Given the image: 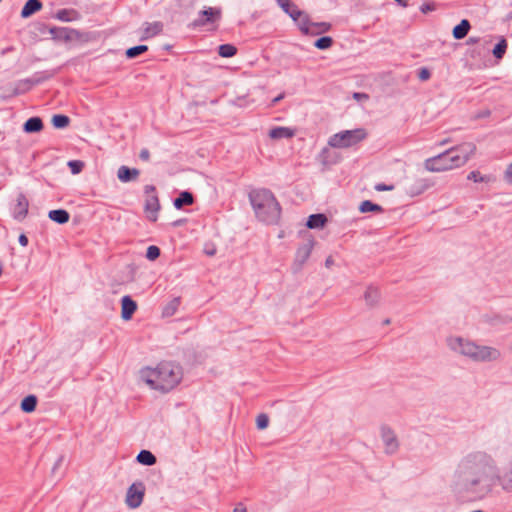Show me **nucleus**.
<instances>
[{
	"mask_svg": "<svg viewBox=\"0 0 512 512\" xmlns=\"http://www.w3.org/2000/svg\"><path fill=\"white\" fill-rule=\"evenodd\" d=\"M497 469L493 458L485 452L466 455L458 464L457 474L469 492L486 495L492 489Z\"/></svg>",
	"mask_w": 512,
	"mask_h": 512,
	"instance_id": "f257e3e1",
	"label": "nucleus"
},
{
	"mask_svg": "<svg viewBox=\"0 0 512 512\" xmlns=\"http://www.w3.org/2000/svg\"><path fill=\"white\" fill-rule=\"evenodd\" d=\"M138 379L150 389L162 393L174 389L182 379L180 366L170 361L158 363L155 367H143L138 371Z\"/></svg>",
	"mask_w": 512,
	"mask_h": 512,
	"instance_id": "f03ea898",
	"label": "nucleus"
},
{
	"mask_svg": "<svg viewBox=\"0 0 512 512\" xmlns=\"http://www.w3.org/2000/svg\"><path fill=\"white\" fill-rule=\"evenodd\" d=\"M257 218L268 224L276 223L280 218L281 209L273 193L267 189H257L249 195Z\"/></svg>",
	"mask_w": 512,
	"mask_h": 512,
	"instance_id": "7ed1b4c3",
	"label": "nucleus"
},
{
	"mask_svg": "<svg viewBox=\"0 0 512 512\" xmlns=\"http://www.w3.org/2000/svg\"><path fill=\"white\" fill-rule=\"evenodd\" d=\"M448 346L451 350L474 361H489L499 357V351L488 346H478L475 343L461 337H450Z\"/></svg>",
	"mask_w": 512,
	"mask_h": 512,
	"instance_id": "20e7f679",
	"label": "nucleus"
},
{
	"mask_svg": "<svg viewBox=\"0 0 512 512\" xmlns=\"http://www.w3.org/2000/svg\"><path fill=\"white\" fill-rule=\"evenodd\" d=\"M367 136L368 133L364 128L343 130L330 136L328 145L332 148L347 149L364 141Z\"/></svg>",
	"mask_w": 512,
	"mask_h": 512,
	"instance_id": "39448f33",
	"label": "nucleus"
},
{
	"mask_svg": "<svg viewBox=\"0 0 512 512\" xmlns=\"http://www.w3.org/2000/svg\"><path fill=\"white\" fill-rule=\"evenodd\" d=\"M453 169L464 166L475 154L476 146L471 142H465L445 151Z\"/></svg>",
	"mask_w": 512,
	"mask_h": 512,
	"instance_id": "423d86ee",
	"label": "nucleus"
},
{
	"mask_svg": "<svg viewBox=\"0 0 512 512\" xmlns=\"http://www.w3.org/2000/svg\"><path fill=\"white\" fill-rule=\"evenodd\" d=\"M453 169L464 166L475 154L476 146L471 142H465L445 151Z\"/></svg>",
	"mask_w": 512,
	"mask_h": 512,
	"instance_id": "0eeeda50",
	"label": "nucleus"
},
{
	"mask_svg": "<svg viewBox=\"0 0 512 512\" xmlns=\"http://www.w3.org/2000/svg\"><path fill=\"white\" fill-rule=\"evenodd\" d=\"M145 201H144V213L146 218L150 222H156L158 220L159 211L161 209L156 188L152 185H146L144 188Z\"/></svg>",
	"mask_w": 512,
	"mask_h": 512,
	"instance_id": "6e6552de",
	"label": "nucleus"
},
{
	"mask_svg": "<svg viewBox=\"0 0 512 512\" xmlns=\"http://www.w3.org/2000/svg\"><path fill=\"white\" fill-rule=\"evenodd\" d=\"M144 495V484L142 482H135L127 490L125 503L131 509L138 508L143 502Z\"/></svg>",
	"mask_w": 512,
	"mask_h": 512,
	"instance_id": "1a4fd4ad",
	"label": "nucleus"
},
{
	"mask_svg": "<svg viewBox=\"0 0 512 512\" xmlns=\"http://www.w3.org/2000/svg\"><path fill=\"white\" fill-rule=\"evenodd\" d=\"M424 167L430 172H444L453 169L446 152L426 159Z\"/></svg>",
	"mask_w": 512,
	"mask_h": 512,
	"instance_id": "9d476101",
	"label": "nucleus"
},
{
	"mask_svg": "<svg viewBox=\"0 0 512 512\" xmlns=\"http://www.w3.org/2000/svg\"><path fill=\"white\" fill-rule=\"evenodd\" d=\"M163 30V23L160 21L145 22L140 28V39L147 40L159 35Z\"/></svg>",
	"mask_w": 512,
	"mask_h": 512,
	"instance_id": "9b49d317",
	"label": "nucleus"
},
{
	"mask_svg": "<svg viewBox=\"0 0 512 512\" xmlns=\"http://www.w3.org/2000/svg\"><path fill=\"white\" fill-rule=\"evenodd\" d=\"M381 436L385 444L386 453H395L399 446L395 433L388 427H382Z\"/></svg>",
	"mask_w": 512,
	"mask_h": 512,
	"instance_id": "f8f14e48",
	"label": "nucleus"
},
{
	"mask_svg": "<svg viewBox=\"0 0 512 512\" xmlns=\"http://www.w3.org/2000/svg\"><path fill=\"white\" fill-rule=\"evenodd\" d=\"M49 32L54 39L63 41H71L78 36L76 30L67 27H53Z\"/></svg>",
	"mask_w": 512,
	"mask_h": 512,
	"instance_id": "ddd939ff",
	"label": "nucleus"
},
{
	"mask_svg": "<svg viewBox=\"0 0 512 512\" xmlns=\"http://www.w3.org/2000/svg\"><path fill=\"white\" fill-rule=\"evenodd\" d=\"M136 310L137 303L130 296H123L121 299V318L125 321L130 320Z\"/></svg>",
	"mask_w": 512,
	"mask_h": 512,
	"instance_id": "4468645a",
	"label": "nucleus"
},
{
	"mask_svg": "<svg viewBox=\"0 0 512 512\" xmlns=\"http://www.w3.org/2000/svg\"><path fill=\"white\" fill-rule=\"evenodd\" d=\"M201 16L205 17V19H198L195 23L197 25H205L207 23H213L219 20L221 16V10L214 7H208L201 11Z\"/></svg>",
	"mask_w": 512,
	"mask_h": 512,
	"instance_id": "2eb2a0df",
	"label": "nucleus"
},
{
	"mask_svg": "<svg viewBox=\"0 0 512 512\" xmlns=\"http://www.w3.org/2000/svg\"><path fill=\"white\" fill-rule=\"evenodd\" d=\"M28 206H29V203H28L27 198L22 194L18 195L17 199H16V204L14 207L15 218H17V219L24 218L28 213Z\"/></svg>",
	"mask_w": 512,
	"mask_h": 512,
	"instance_id": "dca6fc26",
	"label": "nucleus"
},
{
	"mask_svg": "<svg viewBox=\"0 0 512 512\" xmlns=\"http://www.w3.org/2000/svg\"><path fill=\"white\" fill-rule=\"evenodd\" d=\"M314 243L312 241H308L307 243L301 245L295 254V260L299 264L305 263L313 250Z\"/></svg>",
	"mask_w": 512,
	"mask_h": 512,
	"instance_id": "f3484780",
	"label": "nucleus"
},
{
	"mask_svg": "<svg viewBox=\"0 0 512 512\" xmlns=\"http://www.w3.org/2000/svg\"><path fill=\"white\" fill-rule=\"evenodd\" d=\"M295 135V130L289 127H275L269 131V136L271 139H283V138H292Z\"/></svg>",
	"mask_w": 512,
	"mask_h": 512,
	"instance_id": "a211bd4d",
	"label": "nucleus"
},
{
	"mask_svg": "<svg viewBox=\"0 0 512 512\" xmlns=\"http://www.w3.org/2000/svg\"><path fill=\"white\" fill-rule=\"evenodd\" d=\"M42 9V3L39 0H28L22 8L21 17L28 18Z\"/></svg>",
	"mask_w": 512,
	"mask_h": 512,
	"instance_id": "6ab92c4d",
	"label": "nucleus"
},
{
	"mask_svg": "<svg viewBox=\"0 0 512 512\" xmlns=\"http://www.w3.org/2000/svg\"><path fill=\"white\" fill-rule=\"evenodd\" d=\"M139 175L137 169H130L127 166H121L117 171V177L121 182H129L136 179Z\"/></svg>",
	"mask_w": 512,
	"mask_h": 512,
	"instance_id": "aec40b11",
	"label": "nucleus"
},
{
	"mask_svg": "<svg viewBox=\"0 0 512 512\" xmlns=\"http://www.w3.org/2000/svg\"><path fill=\"white\" fill-rule=\"evenodd\" d=\"M470 28V22L467 19H463L453 28L452 35L457 40L463 39L468 34Z\"/></svg>",
	"mask_w": 512,
	"mask_h": 512,
	"instance_id": "412c9836",
	"label": "nucleus"
},
{
	"mask_svg": "<svg viewBox=\"0 0 512 512\" xmlns=\"http://www.w3.org/2000/svg\"><path fill=\"white\" fill-rule=\"evenodd\" d=\"M48 217L58 224H65L70 219L69 213L64 209L51 210Z\"/></svg>",
	"mask_w": 512,
	"mask_h": 512,
	"instance_id": "4be33fe9",
	"label": "nucleus"
},
{
	"mask_svg": "<svg viewBox=\"0 0 512 512\" xmlns=\"http://www.w3.org/2000/svg\"><path fill=\"white\" fill-rule=\"evenodd\" d=\"M327 222V217L324 214L310 215L307 221V227L310 229L323 228Z\"/></svg>",
	"mask_w": 512,
	"mask_h": 512,
	"instance_id": "5701e85b",
	"label": "nucleus"
},
{
	"mask_svg": "<svg viewBox=\"0 0 512 512\" xmlns=\"http://www.w3.org/2000/svg\"><path fill=\"white\" fill-rule=\"evenodd\" d=\"M277 3L292 19L300 15V10L290 0H277Z\"/></svg>",
	"mask_w": 512,
	"mask_h": 512,
	"instance_id": "b1692460",
	"label": "nucleus"
},
{
	"mask_svg": "<svg viewBox=\"0 0 512 512\" xmlns=\"http://www.w3.org/2000/svg\"><path fill=\"white\" fill-rule=\"evenodd\" d=\"M42 128V120L38 117L29 118L24 124V131L27 133L39 132Z\"/></svg>",
	"mask_w": 512,
	"mask_h": 512,
	"instance_id": "393cba45",
	"label": "nucleus"
},
{
	"mask_svg": "<svg viewBox=\"0 0 512 512\" xmlns=\"http://www.w3.org/2000/svg\"><path fill=\"white\" fill-rule=\"evenodd\" d=\"M293 20L298 23V25H299V27H300L302 32H304L306 34L307 33H311V31H312L311 24L312 23H310L307 14H305L304 12H302L300 10V15L295 17V18H293Z\"/></svg>",
	"mask_w": 512,
	"mask_h": 512,
	"instance_id": "a878e982",
	"label": "nucleus"
},
{
	"mask_svg": "<svg viewBox=\"0 0 512 512\" xmlns=\"http://www.w3.org/2000/svg\"><path fill=\"white\" fill-rule=\"evenodd\" d=\"M380 298V292L377 288L368 287L364 293V299L369 306H375Z\"/></svg>",
	"mask_w": 512,
	"mask_h": 512,
	"instance_id": "bb28decb",
	"label": "nucleus"
},
{
	"mask_svg": "<svg viewBox=\"0 0 512 512\" xmlns=\"http://www.w3.org/2000/svg\"><path fill=\"white\" fill-rule=\"evenodd\" d=\"M193 203V196L189 192L180 193L179 197L174 200V206L177 209H181L185 205H191Z\"/></svg>",
	"mask_w": 512,
	"mask_h": 512,
	"instance_id": "cd10ccee",
	"label": "nucleus"
},
{
	"mask_svg": "<svg viewBox=\"0 0 512 512\" xmlns=\"http://www.w3.org/2000/svg\"><path fill=\"white\" fill-rule=\"evenodd\" d=\"M359 211L361 213H368V212L380 213L383 211V208L378 204H374L369 200H365V201L361 202V204L359 206Z\"/></svg>",
	"mask_w": 512,
	"mask_h": 512,
	"instance_id": "c85d7f7f",
	"label": "nucleus"
},
{
	"mask_svg": "<svg viewBox=\"0 0 512 512\" xmlns=\"http://www.w3.org/2000/svg\"><path fill=\"white\" fill-rule=\"evenodd\" d=\"M137 460L139 463L148 466H151L156 463V457L148 450H142L138 454Z\"/></svg>",
	"mask_w": 512,
	"mask_h": 512,
	"instance_id": "c756f323",
	"label": "nucleus"
},
{
	"mask_svg": "<svg viewBox=\"0 0 512 512\" xmlns=\"http://www.w3.org/2000/svg\"><path fill=\"white\" fill-rule=\"evenodd\" d=\"M36 404H37V398L34 395H29L22 400L21 409L24 412L30 413L35 410Z\"/></svg>",
	"mask_w": 512,
	"mask_h": 512,
	"instance_id": "7c9ffc66",
	"label": "nucleus"
},
{
	"mask_svg": "<svg viewBox=\"0 0 512 512\" xmlns=\"http://www.w3.org/2000/svg\"><path fill=\"white\" fill-rule=\"evenodd\" d=\"M237 48L232 44H222L218 48V54L223 58H230L235 56Z\"/></svg>",
	"mask_w": 512,
	"mask_h": 512,
	"instance_id": "2f4dec72",
	"label": "nucleus"
},
{
	"mask_svg": "<svg viewBox=\"0 0 512 512\" xmlns=\"http://www.w3.org/2000/svg\"><path fill=\"white\" fill-rule=\"evenodd\" d=\"M179 305H180V299L179 298H174L173 300H171L163 308V311H162L163 316H165V317L173 316L175 314V312L177 311Z\"/></svg>",
	"mask_w": 512,
	"mask_h": 512,
	"instance_id": "473e14b6",
	"label": "nucleus"
},
{
	"mask_svg": "<svg viewBox=\"0 0 512 512\" xmlns=\"http://www.w3.org/2000/svg\"><path fill=\"white\" fill-rule=\"evenodd\" d=\"M148 50V46L146 45H138L135 47H131L126 50V56L127 58H135L138 55L145 53Z\"/></svg>",
	"mask_w": 512,
	"mask_h": 512,
	"instance_id": "72a5a7b5",
	"label": "nucleus"
},
{
	"mask_svg": "<svg viewBox=\"0 0 512 512\" xmlns=\"http://www.w3.org/2000/svg\"><path fill=\"white\" fill-rule=\"evenodd\" d=\"M69 122V118L65 115L58 114L52 117V124L56 128H65L68 126Z\"/></svg>",
	"mask_w": 512,
	"mask_h": 512,
	"instance_id": "f704fd0d",
	"label": "nucleus"
},
{
	"mask_svg": "<svg viewBox=\"0 0 512 512\" xmlns=\"http://www.w3.org/2000/svg\"><path fill=\"white\" fill-rule=\"evenodd\" d=\"M506 49H507V42L504 38H502L500 40V42L494 47L493 55L497 59H501L504 56Z\"/></svg>",
	"mask_w": 512,
	"mask_h": 512,
	"instance_id": "c9c22d12",
	"label": "nucleus"
},
{
	"mask_svg": "<svg viewBox=\"0 0 512 512\" xmlns=\"http://www.w3.org/2000/svg\"><path fill=\"white\" fill-rule=\"evenodd\" d=\"M467 179L468 180H471L473 182H490L491 181V178L489 176H486V175H482L479 171H471L468 176H467Z\"/></svg>",
	"mask_w": 512,
	"mask_h": 512,
	"instance_id": "e433bc0d",
	"label": "nucleus"
},
{
	"mask_svg": "<svg viewBox=\"0 0 512 512\" xmlns=\"http://www.w3.org/2000/svg\"><path fill=\"white\" fill-rule=\"evenodd\" d=\"M332 43H333V40L331 37H328V36H325V37H321L319 39H317L315 41V47H317L318 49H328L332 46Z\"/></svg>",
	"mask_w": 512,
	"mask_h": 512,
	"instance_id": "4c0bfd02",
	"label": "nucleus"
},
{
	"mask_svg": "<svg viewBox=\"0 0 512 512\" xmlns=\"http://www.w3.org/2000/svg\"><path fill=\"white\" fill-rule=\"evenodd\" d=\"M311 26H312L311 33H313V34H319L322 32H326L330 29V24H328L326 22L312 23Z\"/></svg>",
	"mask_w": 512,
	"mask_h": 512,
	"instance_id": "58836bf2",
	"label": "nucleus"
},
{
	"mask_svg": "<svg viewBox=\"0 0 512 512\" xmlns=\"http://www.w3.org/2000/svg\"><path fill=\"white\" fill-rule=\"evenodd\" d=\"M160 256V249L155 246V245H151L147 248V251H146V257L148 260L150 261H154L156 260L158 257Z\"/></svg>",
	"mask_w": 512,
	"mask_h": 512,
	"instance_id": "ea45409f",
	"label": "nucleus"
},
{
	"mask_svg": "<svg viewBox=\"0 0 512 512\" xmlns=\"http://www.w3.org/2000/svg\"><path fill=\"white\" fill-rule=\"evenodd\" d=\"M268 424H269V417L266 414L262 413L256 417V426L258 429H260V430L266 429L268 427Z\"/></svg>",
	"mask_w": 512,
	"mask_h": 512,
	"instance_id": "a19ab883",
	"label": "nucleus"
},
{
	"mask_svg": "<svg viewBox=\"0 0 512 512\" xmlns=\"http://www.w3.org/2000/svg\"><path fill=\"white\" fill-rule=\"evenodd\" d=\"M68 166L73 174H78L82 171L84 163L78 160H73L68 162Z\"/></svg>",
	"mask_w": 512,
	"mask_h": 512,
	"instance_id": "79ce46f5",
	"label": "nucleus"
},
{
	"mask_svg": "<svg viewBox=\"0 0 512 512\" xmlns=\"http://www.w3.org/2000/svg\"><path fill=\"white\" fill-rule=\"evenodd\" d=\"M503 487L507 490H512V469L509 473L504 477Z\"/></svg>",
	"mask_w": 512,
	"mask_h": 512,
	"instance_id": "37998d69",
	"label": "nucleus"
},
{
	"mask_svg": "<svg viewBox=\"0 0 512 512\" xmlns=\"http://www.w3.org/2000/svg\"><path fill=\"white\" fill-rule=\"evenodd\" d=\"M504 180L508 184H512V162L507 166V168L504 172Z\"/></svg>",
	"mask_w": 512,
	"mask_h": 512,
	"instance_id": "c03bdc74",
	"label": "nucleus"
},
{
	"mask_svg": "<svg viewBox=\"0 0 512 512\" xmlns=\"http://www.w3.org/2000/svg\"><path fill=\"white\" fill-rule=\"evenodd\" d=\"M435 9V5L432 2H427L421 5L420 10L422 13H428L430 11H433Z\"/></svg>",
	"mask_w": 512,
	"mask_h": 512,
	"instance_id": "a18cd8bd",
	"label": "nucleus"
},
{
	"mask_svg": "<svg viewBox=\"0 0 512 512\" xmlns=\"http://www.w3.org/2000/svg\"><path fill=\"white\" fill-rule=\"evenodd\" d=\"M394 189L393 185H385V184H377L375 186L376 191H392Z\"/></svg>",
	"mask_w": 512,
	"mask_h": 512,
	"instance_id": "49530a36",
	"label": "nucleus"
},
{
	"mask_svg": "<svg viewBox=\"0 0 512 512\" xmlns=\"http://www.w3.org/2000/svg\"><path fill=\"white\" fill-rule=\"evenodd\" d=\"M353 98L357 101H366L368 99V95L365 93H354Z\"/></svg>",
	"mask_w": 512,
	"mask_h": 512,
	"instance_id": "de8ad7c7",
	"label": "nucleus"
},
{
	"mask_svg": "<svg viewBox=\"0 0 512 512\" xmlns=\"http://www.w3.org/2000/svg\"><path fill=\"white\" fill-rule=\"evenodd\" d=\"M139 157L144 160V161H148L150 159V152L148 149H142L140 151V154H139Z\"/></svg>",
	"mask_w": 512,
	"mask_h": 512,
	"instance_id": "09e8293b",
	"label": "nucleus"
},
{
	"mask_svg": "<svg viewBox=\"0 0 512 512\" xmlns=\"http://www.w3.org/2000/svg\"><path fill=\"white\" fill-rule=\"evenodd\" d=\"M232 512H248V510L242 503H238Z\"/></svg>",
	"mask_w": 512,
	"mask_h": 512,
	"instance_id": "8fccbe9b",
	"label": "nucleus"
},
{
	"mask_svg": "<svg viewBox=\"0 0 512 512\" xmlns=\"http://www.w3.org/2000/svg\"><path fill=\"white\" fill-rule=\"evenodd\" d=\"M419 77L421 80H427L430 77V73L427 69H422L419 74Z\"/></svg>",
	"mask_w": 512,
	"mask_h": 512,
	"instance_id": "3c124183",
	"label": "nucleus"
},
{
	"mask_svg": "<svg viewBox=\"0 0 512 512\" xmlns=\"http://www.w3.org/2000/svg\"><path fill=\"white\" fill-rule=\"evenodd\" d=\"M19 243H20V245H22V246H24V247H25V246H27V244H28V238H27L24 234H21V235L19 236Z\"/></svg>",
	"mask_w": 512,
	"mask_h": 512,
	"instance_id": "603ef678",
	"label": "nucleus"
},
{
	"mask_svg": "<svg viewBox=\"0 0 512 512\" xmlns=\"http://www.w3.org/2000/svg\"><path fill=\"white\" fill-rule=\"evenodd\" d=\"M480 41L478 37H470L467 41V44L474 45L477 44Z\"/></svg>",
	"mask_w": 512,
	"mask_h": 512,
	"instance_id": "864d4df0",
	"label": "nucleus"
},
{
	"mask_svg": "<svg viewBox=\"0 0 512 512\" xmlns=\"http://www.w3.org/2000/svg\"><path fill=\"white\" fill-rule=\"evenodd\" d=\"M333 263H334L333 258H332L331 256H329V257L326 259V261H325V266H326L327 268H330V267L333 265Z\"/></svg>",
	"mask_w": 512,
	"mask_h": 512,
	"instance_id": "5fc2aeb1",
	"label": "nucleus"
},
{
	"mask_svg": "<svg viewBox=\"0 0 512 512\" xmlns=\"http://www.w3.org/2000/svg\"><path fill=\"white\" fill-rule=\"evenodd\" d=\"M284 98V94H280L279 96H277L276 98H274L272 100V106L275 105L277 102H279L280 100H282Z\"/></svg>",
	"mask_w": 512,
	"mask_h": 512,
	"instance_id": "6e6d98bb",
	"label": "nucleus"
},
{
	"mask_svg": "<svg viewBox=\"0 0 512 512\" xmlns=\"http://www.w3.org/2000/svg\"><path fill=\"white\" fill-rule=\"evenodd\" d=\"M395 1L398 2L402 7L408 6L407 0H395Z\"/></svg>",
	"mask_w": 512,
	"mask_h": 512,
	"instance_id": "4d7b16f0",
	"label": "nucleus"
},
{
	"mask_svg": "<svg viewBox=\"0 0 512 512\" xmlns=\"http://www.w3.org/2000/svg\"><path fill=\"white\" fill-rule=\"evenodd\" d=\"M66 11H62L59 13V18L62 20V21H71L72 19H65L63 18L62 14L65 13Z\"/></svg>",
	"mask_w": 512,
	"mask_h": 512,
	"instance_id": "13d9d810",
	"label": "nucleus"
}]
</instances>
